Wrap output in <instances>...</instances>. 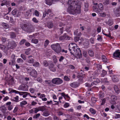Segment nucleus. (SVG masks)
Segmentation results:
<instances>
[{
	"label": "nucleus",
	"instance_id": "obj_1",
	"mask_svg": "<svg viewBox=\"0 0 120 120\" xmlns=\"http://www.w3.org/2000/svg\"><path fill=\"white\" fill-rule=\"evenodd\" d=\"M76 2L73 0H69L68 3L69 5L68 9L70 11L79 14L81 12V6L78 5Z\"/></svg>",
	"mask_w": 120,
	"mask_h": 120
},
{
	"label": "nucleus",
	"instance_id": "obj_2",
	"mask_svg": "<svg viewBox=\"0 0 120 120\" xmlns=\"http://www.w3.org/2000/svg\"><path fill=\"white\" fill-rule=\"evenodd\" d=\"M69 50L71 55H74L75 54L79 56L82 55L80 49L75 43H72L69 45Z\"/></svg>",
	"mask_w": 120,
	"mask_h": 120
},
{
	"label": "nucleus",
	"instance_id": "obj_3",
	"mask_svg": "<svg viewBox=\"0 0 120 120\" xmlns=\"http://www.w3.org/2000/svg\"><path fill=\"white\" fill-rule=\"evenodd\" d=\"M51 47L52 49L57 53H60L61 51V47L58 43L52 45Z\"/></svg>",
	"mask_w": 120,
	"mask_h": 120
},
{
	"label": "nucleus",
	"instance_id": "obj_4",
	"mask_svg": "<svg viewBox=\"0 0 120 120\" xmlns=\"http://www.w3.org/2000/svg\"><path fill=\"white\" fill-rule=\"evenodd\" d=\"M27 71L30 75L33 77H36L37 75V71L34 69H27Z\"/></svg>",
	"mask_w": 120,
	"mask_h": 120
},
{
	"label": "nucleus",
	"instance_id": "obj_5",
	"mask_svg": "<svg viewBox=\"0 0 120 120\" xmlns=\"http://www.w3.org/2000/svg\"><path fill=\"white\" fill-rule=\"evenodd\" d=\"M17 45L15 41L13 40L9 41L8 43L7 46L9 48L13 49L15 48Z\"/></svg>",
	"mask_w": 120,
	"mask_h": 120
},
{
	"label": "nucleus",
	"instance_id": "obj_6",
	"mask_svg": "<svg viewBox=\"0 0 120 120\" xmlns=\"http://www.w3.org/2000/svg\"><path fill=\"white\" fill-rule=\"evenodd\" d=\"M52 82L54 84L59 85L62 83L63 81L61 79L57 78L52 79Z\"/></svg>",
	"mask_w": 120,
	"mask_h": 120
},
{
	"label": "nucleus",
	"instance_id": "obj_7",
	"mask_svg": "<svg viewBox=\"0 0 120 120\" xmlns=\"http://www.w3.org/2000/svg\"><path fill=\"white\" fill-rule=\"evenodd\" d=\"M113 58L120 60V51L119 50H117L113 54Z\"/></svg>",
	"mask_w": 120,
	"mask_h": 120
},
{
	"label": "nucleus",
	"instance_id": "obj_8",
	"mask_svg": "<svg viewBox=\"0 0 120 120\" xmlns=\"http://www.w3.org/2000/svg\"><path fill=\"white\" fill-rule=\"evenodd\" d=\"M70 37L67 35L66 33H64L63 36L60 37L59 39L60 40H68L70 39Z\"/></svg>",
	"mask_w": 120,
	"mask_h": 120
},
{
	"label": "nucleus",
	"instance_id": "obj_9",
	"mask_svg": "<svg viewBox=\"0 0 120 120\" xmlns=\"http://www.w3.org/2000/svg\"><path fill=\"white\" fill-rule=\"evenodd\" d=\"M15 55H12L11 57V60L9 62V64L13 65L15 64Z\"/></svg>",
	"mask_w": 120,
	"mask_h": 120
},
{
	"label": "nucleus",
	"instance_id": "obj_10",
	"mask_svg": "<svg viewBox=\"0 0 120 120\" xmlns=\"http://www.w3.org/2000/svg\"><path fill=\"white\" fill-rule=\"evenodd\" d=\"M32 57V55H30L27 57L26 62L29 64H33L34 63V59L31 58Z\"/></svg>",
	"mask_w": 120,
	"mask_h": 120
},
{
	"label": "nucleus",
	"instance_id": "obj_11",
	"mask_svg": "<svg viewBox=\"0 0 120 120\" xmlns=\"http://www.w3.org/2000/svg\"><path fill=\"white\" fill-rule=\"evenodd\" d=\"M93 79H94V81L91 83V85L92 86H93L97 85L98 83L100 82V81L98 78H93Z\"/></svg>",
	"mask_w": 120,
	"mask_h": 120
},
{
	"label": "nucleus",
	"instance_id": "obj_12",
	"mask_svg": "<svg viewBox=\"0 0 120 120\" xmlns=\"http://www.w3.org/2000/svg\"><path fill=\"white\" fill-rule=\"evenodd\" d=\"M49 68L50 71L52 72H54L56 71V69L54 67V65L52 63H51L49 65Z\"/></svg>",
	"mask_w": 120,
	"mask_h": 120
},
{
	"label": "nucleus",
	"instance_id": "obj_13",
	"mask_svg": "<svg viewBox=\"0 0 120 120\" xmlns=\"http://www.w3.org/2000/svg\"><path fill=\"white\" fill-rule=\"evenodd\" d=\"M61 94L66 100L69 101L70 99V98L68 96V94H66L64 93L63 92L61 93Z\"/></svg>",
	"mask_w": 120,
	"mask_h": 120
},
{
	"label": "nucleus",
	"instance_id": "obj_14",
	"mask_svg": "<svg viewBox=\"0 0 120 120\" xmlns=\"http://www.w3.org/2000/svg\"><path fill=\"white\" fill-rule=\"evenodd\" d=\"M19 88L23 91H27L28 90V87L26 85H22L19 86Z\"/></svg>",
	"mask_w": 120,
	"mask_h": 120
},
{
	"label": "nucleus",
	"instance_id": "obj_15",
	"mask_svg": "<svg viewBox=\"0 0 120 120\" xmlns=\"http://www.w3.org/2000/svg\"><path fill=\"white\" fill-rule=\"evenodd\" d=\"M11 102L10 101L7 102L6 103V105L8 107V110H11L13 108V105H11Z\"/></svg>",
	"mask_w": 120,
	"mask_h": 120
},
{
	"label": "nucleus",
	"instance_id": "obj_16",
	"mask_svg": "<svg viewBox=\"0 0 120 120\" xmlns=\"http://www.w3.org/2000/svg\"><path fill=\"white\" fill-rule=\"evenodd\" d=\"M79 85V84L78 82H75L71 83L70 84L71 86L73 88L77 87Z\"/></svg>",
	"mask_w": 120,
	"mask_h": 120
},
{
	"label": "nucleus",
	"instance_id": "obj_17",
	"mask_svg": "<svg viewBox=\"0 0 120 120\" xmlns=\"http://www.w3.org/2000/svg\"><path fill=\"white\" fill-rule=\"evenodd\" d=\"M117 76L116 75H114L113 76L112 80L114 82H117L119 81V79Z\"/></svg>",
	"mask_w": 120,
	"mask_h": 120
},
{
	"label": "nucleus",
	"instance_id": "obj_18",
	"mask_svg": "<svg viewBox=\"0 0 120 120\" xmlns=\"http://www.w3.org/2000/svg\"><path fill=\"white\" fill-rule=\"evenodd\" d=\"M77 77L79 78V81L80 83H81L82 82L83 79V78L82 75H81L80 73L78 74L77 76Z\"/></svg>",
	"mask_w": 120,
	"mask_h": 120
},
{
	"label": "nucleus",
	"instance_id": "obj_19",
	"mask_svg": "<svg viewBox=\"0 0 120 120\" xmlns=\"http://www.w3.org/2000/svg\"><path fill=\"white\" fill-rule=\"evenodd\" d=\"M115 13L116 16L118 17L120 15V8H118L116 9Z\"/></svg>",
	"mask_w": 120,
	"mask_h": 120
},
{
	"label": "nucleus",
	"instance_id": "obj_20",
	"mask_svg": "<svg viewBox=\"0 0 120 120\" xmlns=\"http://www.w3.org/2000/svg\"><path fill=\"white\" fill-rule=\"evenodd\" d=\"M50 115L49 112L47 110H45L43 113L42 115L45 116H47Z\"/></svg>",
	"mask_w": 120,
	"mask_h": 120
},
{
	"label": "nucleus",
	"instance_id": "obj_21",
	"mask_svg": "<svg viewBox=\"0 0 120 120\" xmlns=\"http://www.w3.org/2000/svg\"><path fill=\"white\" fill-rule=\"evenodd\" d=\"M98 96L99 98L101 99H102V98L104 97V94L103 92L100 91L98 93Z\"/></svg>",
	"mask_w": 120,
	"mask_h": 120
},
{
	"label": "nucleus",
	"instance_id": "obj_22",
	"mask_svg": "<svg viewBox=\"0 0 120 120\" xmlns=\"http://www.w3.org/2000/svg\"><path fill=\"white\" fill-rule=\"evenodd\" d=\"M98 8L99 10H102L104 9L103 5L102 4L99 3L98 5Z\"/></svg>",
	"mask_w": 120,
	"mask_h": 120
},
{
	"label": "nucleus",
	"instance_id": "obj_23",
	"mask_svg": "<svg viewBox=\"0 0 120 120\" xmlns=\"http://www.w3.org/2000/svg\"><path fill=\"white\" fill-rule=\"evenodd\" d=\"M2 25L3 27L6 29L8 28L9 27V25L6 23L2 22Z\"/></svg>",
	"mask_w": 120,
	"mask_h": 120
},
{
	"label": "nucleus",
	"instance_id": "obj_24",
	"mask_svg": "<svg viewBox=\"0 0 120 120\" xmlns=\"http://www.w3.org/2000/svg\"><path fill=\"white\" fill-rule=\"evenodd\" d=\"M113 23V20L112 19H109L108 22V24L109 26H111Z\"/></svg>",
	"mask_w": 120,
	"mask_h": 120
},
{
	"label": "nucleus",
	"instance_id": "obj_25",
	"mask_svg": "<svg viewBox=\"0 0 120 120\" xmlns=\"http://www.w3.org/2000/svg\"><path fill=\"white\" fill-rule=\"evenodd\" d=\"M89 111L92 114L94 115L96 113V111L93 108H90L89 109Z\"/></svg>",
	"mask_w": 120,
	"mask_h": 120
},
{
	"label": "nucleus",
	"instance_id": "obj_26",
	"mask_svg": "<svg viewBox=\"0 0 120 120\" xmlns=\"http://www.w3.org/2000/svg\"><path fill=\"white\" fill-rule=\"evenodd\" d=\"M53 24L52 22H49L48 23L47 26L50 29L53 27Z\"/></svg>",
	"mask_w": 120,
	"mask_h": 120
},
{
	"label": "nucleus",
	"instance_id": "obj_27",
	"mask_svg": "<svg viewBox=\"0 0 120 120\" xmlns=\"http://www.w3.org/2000/svg\"><path fill=\"white\" fill-rule=\"evenodd\" d=\"M10 37L11 38H14L16 37L15 34L12 32H11L10 33Z\"/></svg>",
	"mask_w": 120,
	"mask_h": 120
},
{
	"label": "nucleus",
	"instance_id": "obj_28",
	"mask_svg": "<svg viewBox=\"0 0 120 120\" xmlns=\"http://www.w3.org/2000/svg\"><path fill=\"white\" fill-rule=\"evenodd\" d=\"M102 59L103 61L105 63L107 62V59L106 57L104 55H102Z\"/></svg>",
	"mask_w": 120,
	"mask_h": 120
},
{
	"label": "nucleus",
	"instance_id": "obj_29",
	"mask_svg": "<svg viewBox=\"0 0 120 120\" xmlns=\"http://www.w3.org/2000/svg\"><path fill=\"white\" fill-rule=\"evenodd\" d=\"M31 49L28 48L26 49L25 52V53L27 55H28L30 54V51H31Z\"/></svg>",
	"mask_w": 120,
	"mask_h": 120
},
{
	"label": "nucleus",
	"instance_id": "obj_30",
	"mask_svg": "<svg viewBox=\"0 0 120 120\" xmlns=\"http://www.w3.org/2000/svg\"><path fill=\"white\" fill-rule=\"evenodd\" d=\"M38 109H39V111L42 112L45 111L46 109L45 107L44 106L39 107Z\"/></svg>",
	"mask_w": 120,
	"mask_h": 120
},
{
	"label": "nucleus",
	"instance_id": "obj_31",
	"mask_svg": "<svg viewBox=\"0 0 120 120\" xmlns=\"http://www.w3.org/2000/svg\"><path fill=\"white\" fill-rule=\"evenodd\" d=\"M107 72L106 71L103 70L102 71V73L101 74V76L102 77H104L107 74Z\"/></svg>",
	"mask_w": 120,
	"mask_h": 120
},
{
	"label": "nucleus",
	"instance_id": "obj_32",
	"mask_svg": "<svg viewBox=\"0 0 120 120\" xmlns=\"http://www.w3.org/2000/svg\"><path fill=\"white\" fill-rule=\"evenodd\" d=\"M3 3L1 4V6H2L5 5H7L8 4V2L6 0H4L3 1Z\"/></svg>",
	"mask_w": 120,
	"mask_h": 120
},
{
	"label": "nucleus",
	"instance_id": "obj_33",
	"mask_svg": "<svg viewBox=\"0 0 120 120\" xmlns=\"http://www.w3.org/2000/svg\"><path fill=\"white\" fill-rule=\"evenodd\" d=\"M40 115V113L34 115L33 116V118L34 119H36L38 118Z\"/></svg>",
	"mask_w": 120,
	"mask_h": 120
},
{
	"label": "nucleus",
	"instance_id": "obj_34",
	"mask_svg": "<svg viewBox=\"0 0 120 120\" xmlns=\"http://www.w3.org/2000/svg\"><path fill=\"white\" fill-rule=\"evenodd\" d=\"M27 103V102L25 101H22L20 103V105L21 106H22L23 105H25Z\"/></svg>",
	"mask_w": 120,
	"mask_h": 120
},
{
	"label": "nucleus",
	"instance_id": "obj_35",
	"mask_svg": "<svg viewBox=\"0 0 120 120\" xmlns=\"http://www.w3.org/2000/svg\"><path fill=\"white\" fill-rule=\"evenodd\" d=\"M114 89L116 92L117 94H119L120 92V90L119 88L117 86H115L114 87Z\"/></svg>",
	"mask_w": 120,
	"mask_h": 120
},
{
	"label": "nucleus",
	"instance_id": "obj_36",
	"mask_svg": "<svg viewBox=\"0 0 120 120\" xmlns=\"http://www.w3.org/2000/svg\"><path fill=\"white\" fill-rule=\"evenodd\" d=\"M31 42L35 44H37L38 42V39H32L31 40Z\"/></svg>",
	"mask_w": 120,
	"mask_h": 120
},
{
	"label": "nucleus",
	"instance_id": "obj_37",
	"mask_svg": "<svg viewBox=\"0 0 120 120\" xmlns=\"http://www.w3.org/2000/svg\"><path fill=\"white\" fill-rule=\"evenodd\" d=\"M95 66H96L98 69H101L102 68V65L99 64H95Z\"/></svg>",
	"mask_w": 120,
	"mask_h": 120
},
{
	"label": "nucleus",
	"instance_id": "obj_38",
	"mask_svg": "<svg viewBox=\"0 0 120 120\" xmlns=\"http://www.w3.org/2000/svg\"><path fill=\"white\" fill-rule=\"evenodd\" d=\"M17 62L18 63H23V60L21 58H18L17 60Z\"/></svg>",
	"mask_w": 120,
	"mask_h": 120
},
{
	"label": "nucleus",
	"instance_id": "obj_39",
	"mask_svg": "<svg viewBox=\"0 0 120 120\" xmlns=\"http://www.w3.org/2000/svg\"><path fill=\"white\" fill-rule=\"evenodd\" d=\"M111 100L116 101L117 99V97L115 95H113L111 96Z\"/></svg>",
	"mask_w": 120,
	"mask_h": 120
},
{
	"label": "nucleus",
	"instance_id": "obj_40",
	"mask_svg": "<svg viewBox=\"0 0 120 120\" xmlns=\"http://www.w3.org/2000/svg\"><path fill=\"white\" fill-rule=\"evenodd\" d=\"M97 40L99 41H101L102 40V38L99 35H98V36Z\"/></svg>",
	"mask_w": 120,
	"mask_h": 120
},
{
	"label": "nucleus",
	"instance_id": "obj_41",
	"mask_svg": "<svg viewBox=\"0 0 120 120\" xmlns=\"http://www.w3.org/2000/svg\"><path fill=\"white\" fill-rule=\"evenodd\" d=\"M49 41L48 40H46L45 42L44 46L45 47H46L49 44Z\"/></svg>",
	"mask_w": 120,
	"mask_h": 120
},
{
	"label": "nucleus",
	"instance_id": "obj_42",
	"mask_svg": "<svg viewBox=\"0 0 120 120\" xmlns=\"http://www.w3.org/2000/svg\"><path fill=\"white\" fill-rule=\"evenodd\" d=\"M39 65V63L37 62H35L33 64V66L34 67H38Z\"/></svg>",
	"mask_w": 120,
	"mask_h": 120
},
{
	"label": "nucleus",
	"instance_id": "obj_43",
	"mask_svg": "<svg viewBox=\"0 0 120 120\" xmlns=\"http://www.w3.org/2000/svg\"><path fill=\"white\" fill-rule=\"evenodd\" d=\"M58 115L59 116H60L63 114V113L62 111L60 110L57 112Z\"/></svg>",
	"mask_w": 120,
	"mask_h": 120
},
{
	"label": "nucleus",
	"instance_id": "obj_44",
	"mask_svg": "<svg viewBox=\"0 0 120 120\" xmlns=\"http://www.w3.org/2000/svg\"><path fill=\"white\" fill-rule=\"evenodd\" d=\"M99 15L101 17H105L106 16V14L104 12L100 13H99Z\"/></svg>",
	"mask_w": 120,
	"mask_h": 120
},
{
	"label": "nucleus",
	"instance_id": "obj_45",
	"mask_svg": "<svg viewBox=\"0 0 120 120\" xmlns=\"http://www.w3.org/2000/svg\"><path fill=\"white\" fill-rule=\"evenodd\" d=\"M53 120H60V118L58 117L56 115H54L53 116Z\"/></svg>",
	"mask_w": 120,
	"mask_h": 120
},
{
	"label": "nucleus",
	"instance_id": "obj_46",
	"mask_svg": "<svg viewBox=\"0 0 120 120\" xmlns=\"http://www.w3.org/2000/svg\"><path fill=\"white\" fill-rule=\"evenodd\" d=\"M89 55L91 56H93L94 55V53L93 51L91 50L89 51Z\"/></svg>",
	"mask_w": 120,
	"mask_h": 120
},
{
	"label": "nucleus",
	"instance_id": "obj_47",
	"mask_svg": "<svg viewBox=\"0 0 120 120\" xmlns=\"http://www.w3.org/2000/svg\"><path fill=\"white\" fill-rule=\"evenodd\" d=\"M64 80L67 81H69L70 80V79L66 76H65L64 77Z\"/></svg>",
	"mask_w": 120,
	"mask_h": 120
},
{
	"label": "nucleus",
	"instance_id": "obj_48",
	"mask_svg": "<svg viewBox=\"0 0 120 120\" xmlns=\"http://www.w3.org/2000/svg\"><path fill=\"white\" fill-rule=\"evenodd\" d=\"M68 67L69 68L71 69H74L75 68V67L74 66L71 65H69L68 66Z\"/></svg>",
	"mask_w": 120,
	"mask_h": 120
},
{
	"label": "nucleus",
	"instance_id": "obj_49",
	"mask_svg": "<svg viewBox=\"0 0 120 120\" xmlns=\"http://www.w3.org/2000/svg\"><path fill=\"white\" fill-rule=\"evenodd\" d=\"M53 60L54 63L56 64L57 61V60L56 56H54L53 57Z\"/></svg>",
	"mask_w": 120,
	"mask_h": 120
},
{
	"label": "nucleus",
	"instance_id": "obj_50",
	"mask_svg": "<svg viewBox=\"0 0 120 120\" xmlns=\"http://www.w3.org/2000/svg\"><path fill=\"white\" fill-rule=\"evenodd\" d=\"M90 41L92 44H94V43L95 40L94 38H91L90 40Z\"/></svg>",
	"mask_w": 120,
	"mask_h": 120
},
{
	"label": "nucleus",
	"instance_id": "obj_51",
	"mask_svg": "<svg viewBox=\"0 0 120 120\" xmlns=\"http://www.w3.org/2000/svg\"><path fill=\"white\" fill-rule=\"evenodd\" d=\"M26 41V40L24 39H22L20 42V45H22L24 44V43Z\"/></svg>",
	"mask_w": 120,
	"mask_h": 120
},
{
	"label": "nucleus",
	"instance_id": "obj_52",
	"mask_svg": "<svg viewBox=\"0 0 120 120\" xmlns=\"http://www.w3.org/2000/svg\"><path fill=\"white\" fill-rule=\"evenodd\" d=\"M70 26H67L65 29V30L67 32H69L70 31Z\"/></svg>",
	"mask_w": 120,
	"mask_h": 120
},
{
	"label": "nucleus",
	"instance_id": "obj_53",
	"mask_svg": "<svg viewBox=\"0 0 120 120\" xmlns=\"http://www.w3.org/2000/svg\"><path fill=\"white\" fill-rule=\"evenodd\" d=\"M85 86L88 87H91L92 86L91 85V84H89V83H86L85 84Z\"/></svg>",
	"mask_w": 120,
	"mask_h": 120
},
{
	"label": "nucleus",
	"instance_id": "obj_54",
	"mask_svg": "<svg viewBox=\"0 0 120 120\" xmlns=\"http://www.w3.org/2000/svg\"><path fill=\"white\" fill-rule=\"evenodd\" d=\"M29 91L31 93L33 94L35 91V89L33 88H30L29 89Z\"/></svg>",
	"mask_w": 120,
	"mask_h": 120
},
{
	"label": "nucleus",
	"instance_id": "obj_55",
	"mask_svg": "<svg viewBox=\"0 0 120 120\" xmlns=\"http://www.w3.org/2000/svg\"><path fill=\"white\" fill-rule=\"evenodd\" d=\"M44 65L45 67H47L48 65V63L47 61L46 60H44L43 61Z\"/></svg>",
	"mask_w": 120,
	"mask_h": 120
},
{
	"label": "nucleus",
	"instance_id": "obj_56",
	"mask_svg": "<svg viewBox=\"0 0 120 120\" xmlns=\"http://www.w3.org/2000/svg\"><path fill=\"white\" fill-rule=\"evenodd\" d=\"M11 93H15L16 94H19V91L13 89L10 92Z\"/></svg>",
	"mask_w": 120,
	"mask_h": 120
},
{
	"label": "nucleus",
	"instance_id": "obj_57",
	"mask_svg": "<svg viewBox=\"0 0 120 120\" xmlns=\"http://www.w3.org/2000/svg\"><path fill=\"white\" fill-rule=\"evenodd\" d=\"M106 101V99L105 98H104L102 99V102L101 104V105H102L105 104Z\"/></svg>",
	"mask_w": 120,
	"mask_h": 120
},
{
	"label": "nucleus",
	"instance_id": "obj_58",
	"mask_svg": "<svg viewBox=\"0 0 120 120\" xmlns=\"http://www.w3.org/2000/svg\"><path fill=\"white\" fill-rule=\"evenodd\" d=\"M91 100L94 103L96 101V99L95 97H92L91 98Z\"/></svg>",
	"mask_w": 120,
	"mask_h": 120
},
{
	"label": "nucleus",
	"instance_id": "obj_59",
	"mask_svg": "<svg viewBox=\"0 0 120 120\" xmlns=\"http://www.w3.org/2000/svg\"><path fill=\"white\" fill-rule=\"evenodd\" d=\"M21 57L24 60H26V58L25 56L23 54H21Z\"/></svg>",
	"mask_w": 120,
	"mask_h": 120
},
{
	"label": "nucleus",
	"instance_id": "obj_60",
	"mask_svg": "<svg viewBox=\"0 0 120 120\" xmlns=\"http://www.w3.org/2000/svg\"><path fill=\"white\" fill-rule=\"evenodd\" d=\"M46 104L47 105H51L52 104V100L50 101H47L46 102Z\"/></svg>",
	"mask_w": 120,
	"mask_h": 120
},
{
	"label": "nucleus",
	"instance_id": "obj_61",
	"mask_svg": "<svg viewBox=\"0 0 120 120\" xmlns=\"http://www.w3.org/2000/svg\"><path fill=\"white\" fill-rule=\"evenodd\" d=\"M27 93H26L25 94L23 95L22 97L23 98H26L27 95H28L30 96V93L26 92Z\"/></svg>",
	"mask_w": 120,
	"mask_h": 120
},
{
	"label": "nucleus",
	"instance_id": "obj_62",
	"mask_svg": "<svg viewBox=\"0 0 120 120\" xmlns=\"http://www.w3.org/2000/svg\"><path fill=\"white\" fill-rule=\"evenodd\" d=\"M45 82L46 84L49 85H50L51 83V81L49 80H46Z\"/></svg>",
	"mask_w": 120,
	"mask_h": 120
},
{
	"label": "nucleus",
	"instance_id": "obj_63",
	"mask_svg": "<svg viewBox=\"0 0 120 120\" xmlns=\"http://www.w3.org/2000/svg\"><path fill=\"white\" fill-rule=\"evenodd\" d=\"M74 115L78 117H80L81 115H82V114L81 113H80L79 112H76L75 113Z\"/></svg>",
	"mask_w": 120,
	"mask_h": 120
},
{
	"label": "nucleus",
	"instance_id": "obj_64",
	"mask_svg": "<svg viewBox=\"0 0 120 120\" xmlns=\"http://www.w3.org/2000/svg\"><path fill=\"white\" fill-rule=\"evenodd\" d=\"M45 120H52V118L51 116H49L48 117L45 118Z\"/></svg>",
	"mask_w": 120,
	"mask_h": 120
}]
</instances>
